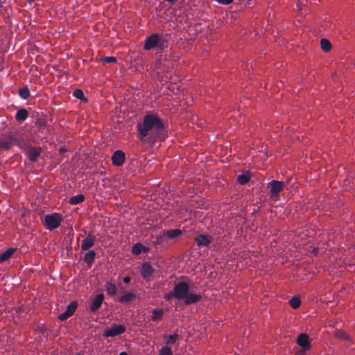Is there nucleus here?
Returning <instances> with one entry per match:
<instances>
[{
	"mask_svg": "<svg viewBox=\"0 0 355 355\" xmlns=\"http://www.w3.org/2000/svg\"><path fill=\"white\" fill-rule=\"evenodd\" d=\"M164 46V40L162 36L157 33H153L148 36L144 42V49L150 50L153 49H163Z\"/></svg>",
	"mask_w": 355,
	"mask_h": 355,
	"instance_id": "3",
	"label": "nucleus"
},
{
	"mask_svg": "<svg viewBox=\"0 0 355 355\" xmlns=\"http://www.w3.org/2000/svg\"><path fill=\"white\" fill-rule=\"evenodd\" d=\"M15 249L8 248L0 255V263L7 261L13 254Z\"/></svg>",
	"mask_w": 355,
	"mask_h": 355,
	"instance_id": "19",
	"label": "nucleus"
},
{
	"mask_svg": "<svg viewBox=\"0 0 355 355\" xmlns=\"http://www.w3.org/2000/svg\"><path fill=\"white\" fill-rule=\"evenodd\" d=\"M250 175L248 172L243 173V174L239 175L237 177L238 182L241 184H244L247 183L248 181H250Z\"/></svg>",
	"mask_w": 355,
	"mask_h": 355,
	"instance_id": "23",
	"label": "nucleus"
},
{
	"mask_svg": "<svg viewBox=\"0 0 355 355\" xmlns=\"http://www.w3.org/2000/svg\"><path fill=\"white\" fill-rule=\"evenodd\" d=\"M73 96H75L76 98H78V99H80V100H83L85 98V95H84V93L80 89H76L73 91Z\"/></svg>",
	"mask_w": 355,
	"mask_h": 355,
	"instance_id": "32",
	"label": "nucleus"
},
{
	"mask_svg": "<svg viewBox=\"0 0 355 355\" xmlns=\"http://www.w3.org/2000/svg\"><path fill=\"white\" fill-rule=\"evenodd\" d=\"M178 338L179 336L176 333L165 336L164 337V341L166 345V346L174 344L178 340Z\"/></svg>",
	"mask_w": 355,
	"mask_h": 355,
	"instance_id": "17",
	"label": "nucleus"
},
{
	"mask_svg": "<svg viewBox=\"0 0 355 355\" xmlns=\"http://www.w3.org/2000/svg\"><path fill=\"white\" fill-rule=\"evenodd\" d=\"M103 300H104L103 294H98L96 296H95V297L93 298L91 302V304H90L91 311L94 312L97 309H98L101 307Z\"/></svg>",
	"mask_w": 355,
	"mask_h": 355,
	"instance_id": "12",
	"label": "nucleus"
},
{
	"mask_svg": "<svg viewBox=\"0 0 355 355\" xmlns=\"http://www.w3.org/2000/svg\"><path fill=\"white\" fill-rule=\"evenodd\" d=\"M30 3H32L35 0H27Z\"/></svg>",
	"mask_w": 355,
	"mask_h": 355,
	"instance_id": "40",
	"label": "nucleus"
},
{
	"mask_svg": "<svg viewBox=\"0 0 355 355\" xmlns=\"http://www.w3.org/2000/svg\"><path fill=\"white\" fill-rule=\"evenodd\" d=\"M164 311L160 309H155L153 311L152 320L153 321L159 320L162 319Z\"/></svg>",
	"mask_w": 355,
	"mask_h": 355,
	"instance_id": "24",
	"label": "nucleus"
},
{
	"mask_svg": "<svg viewBox=\"0 0 355 355\" xmlns=\"http://www.w3.org/2000/svg\"><path fill=\"white\" fill-rule=\"evenodd\" d=\"M71 315L65 311L64 313H60L58 316L59 320L63 321L69 318Z\"/></svg>",
	"mask_w": 355,
	"mask_h": 355,
	"instance_id": "34",
	"label": "nucleus"
},
{
	"mask_svg": "<svg viewBox=\"0 0 355 355\" xmlns=\"http://www.w3.org/2000/svg\"><path fill=\"white\" fill-rule=\"evenodd\" d=\"M130 282V278L129 277H125L123 278V282L125 284H128Z\"/></svg>",
	"mask_w": 355,
	"mask_h": 355,
	"instance_id": "36",
	"label": "nucleus"
},
{
	"mask_svg": "<svg viewBox=\"0 0 355 355\" xmlns=\"http://www.w3.org/2000/svg\"><path fill=\"white\" fill-rule=\"evenodd\" d=\"M138 138L144 143L152 144L164 139V126L155 114H147L143 121L137 125Z\"/></svg>",
	"mask_w": 355,
	"mask_h": 355,
	"instance_id": "1",
	"label": "nucleus"
},
{
	"mask_svg": "<svg viewBox=\"0 0 355 355\" xmlns=\"http://www.w3.org/2000/svg\"><path fill=\"white\" fill-rule=\"evenodd\" d=\"M148 250V248L140 243H135L132 248V253L135 255H138L141 252H146Z\"/></svg>",
	"mask_w": 355,
	"mask_h": 355,
	"instance_id": "15",
	"label": "nucleus"
},
{
	"mask_svg": "<svg viewBox=\"0 0 355 355\" xmlns=\"http://www.w3.org/2000/svg\"><path fill=\"white\" fill-rule=\"evenodd\" d=\"M95 256H96L95 252L94 250H89L85 255V257H84L85 262L87 263V264H91L93 262V261L95 258Z\"/></svg>",
	"mask_w": 355,
	"mask_h": 355,
	"instance_id": "22",
	"label": "nucleus"
},
{
	"mask_svg": "<svg viewBox=\"0 0 355 355\" xmlns=\"http://www.w3.org/2000/svg\"><path fill=\"white\" fill-rule=\"evenodd\" d=\"M297 7L299 8V9L302 11V14H303V11H302V8L301 7V4H297Z\"/></svg>",
	"mask_w": 355,
	"mask_h": 355,
	"instance_id": "37",
	"label": "nucleus"
},
{
	"mask_svg": "<svg viewBox=\"0 0 355 355\" xmlns=\"http://www.w3.org/2000/svg\"><path fill=\"white\" fill-rule=\"evenodd\" d=\"M85 200V196L83 194H78L74 196H72L69 200V202L71 205H78L80 202H82Z\"/></svg>",
	"mask_w": 355,
	"mask_h": 355,
	"instance_id": "21",
	"label": "nucleus"
},
{
	"mask_svg": "<svg viewBox=\"0 0 355 355\" xmlns=\"http://www.w3.org/2000/svg\"><path fill=\"white\" fill-rule=\"evenodd\" d=\"M135 298V295L133 293H126L122 296L120 297L119 301L120 302H128L131 300H134Z\"/></svg>",
	"mask_w": 355,
	"mask_h": 355,
	"instance_id": "28",
	"label": "nucleus"
},
{
	"mask_svg": "<svg viewBox=\"0 0 355 355\" xmlns=\"http://www.w3.org/2000/svg\"><path fill=\"white\" fill-rule=\"evenodd\" d=\"M297 343L302 348V352H305L307 350L310 349V341L309 338L306 334H301L298 336L297 340Z\"/></svg>",
	"mask_w": 355,
	"mask_h": 355,
	"instance_id": "9",
	"label": "nucleus"
},
{
	"mask_svg": "<svg viewBox=\"0 0 355 355\" xmlns=\"http://www.w3.org/2000/svg\"><path fill=\"white\" fill-rule=\"evenodd\" d=\"M301 300L299 297L293 296L289 301L291 306L293 309H297L300 306Z\"/></svg>",
	"mask_w": 355,
	"mask_h": 355,
	"instance_id": "26",
	"label": "nucleus"
},
{
	"mask_svg": "<svg viewBox=\"0 0 355 355\" xmlns=\"http://www.w3.org/2000/svg\"><path fill=\"white\" fill-rule=\"evenodd\" d=\"M62 220V216L58 213L45 216L44 225L46 230H53L58 227Z\"/></svg>",
	"mask_w": 355,
	"mask_h": 355,
	"instance_id": "4",
	"label": "nucleus"
},
{
	"mask_svg": "<svg viewBox=\"0 0 355 355\" xmlns=\"http://www.w3.org/2000/svg\"><path fill=\"white\" fill-rule=\"evenodd\" d=\"M105 291L107 295H114L116 293L115 285L111 282H107L105 285Z\"/></svg>",
	"mask_w": 355,
	"mask_h": 355,
	"instance_id": "25",
	"label": "nucleus"
},
{
	"mask_svg": "<svg viewBox=\"0 0 355 355\" xmlns=\"http://www.w3.org/2000/svg\"><path fill=\"white\" fill-rule=\"evenodd\" d=\"M18 94L23 99H26L30 96V92L27 87L19 89Z\"/></svg>",
	"mask_w": 355,
	"mask_h": 355,
	"instance_id": "30",
	"label": "nucleus"
},
{
	"mask_svg": "<svg viewBox=\"0 0 355 355\" xmlns=\"http://www.w3.org/2000/svg\"><path fill=\"white\" fill-rule=\"evenodd\" d=\"M126 328L124 325L114 324L105 330L104 336L114 337L123 334Z\"/></svg>",
	"mask_w": 355,
	"mask_h": 355,
	"instance_id": "6",
	"label": "nucleus"
},
{
	"mask_svg": "<svg viewBox=\"0 0 355 355\" xmlns=\"http://www.w3.org/2000/svg\"><path fill=\"white\" fill-rule=\"evenodd\" d=\"M41 153L40 148L31 147L27 150L28 157L30 161L35 162Z\"/></svg>",
	"mask_w": 355,
	"mask_h": 355,
	"instance_id": "14",
	"label": "nucleus"
},
{
	"mask_svg": "<svg viewBox=\"0 0 355 355\" xmlns=\"http://www.w3.org/2000/svg\"><path fill=\"white\" fill-rule=\"evenodd\" d=\"M159 355H173L171 348L168 346H163L159 349Z\"/></svg>",
	"mask_w": 355,
	"mask_h": 355,
	"instance_id": "31",
	"label": "nucleus"
},
{
	"mask_svg": "<svg viewBox=\"0 0 355 355\" xmlns=\"http://www.w3.org/2000/svg\"><path fill=\"white\" fill-rule=\"evenodd\" d=\"M218 3L223 5H228L232 2V0H216Z\"/></svg>",
	"mask_w": 355,
	"mask_h": 355,
	"instance_id": "35",
	"label": "nucleus"
},
{
	"mask_svg": "<svg viewBox=\"0 0 355 355\" xmlns=\"http://www.w3.org/2000/svg\"><path fill=\"white\" fill-rule=\"evenodd\" d=\"M3 6V0H0V8Z\"/></svg>",
	"mask_w": 355,
	"mask_h": 355,
	"instance_id": "39",
	"label": "nucleus"
},
{
	"mask_svg": "<svg viewBox=\"0 0 355 355\" xmlns=\"http://www.w3.org/2000/svg\"><path fill=\"white\" fill-rule=\"evenodd\" d=\"M112 161L114 166H120L123 165L125 161V153L122 150H116L112 155Z\"/></svg>",
	"mask_w": 355,
	"mask_h": 355,
	"instance_id": "11",
	"label": "nucleus"
},
{
	"mask_svg": "<svg viewBox=\"0 0 355 355\" xmlns=\"http://www.w3.org/2000/svg\"><path fill=\"white\" fill-rule=\"evenodd\" d=\"M203 292L193 282H180L175 284L173 291L165 295L164 299L171 300L175 297L178 300H184L185 304L196 303L203 297Z\"/></svg>",
	"mask_w": 355,
	"mask_h": 355,
	"instance_id": "2",
	"label": "nucleus"
},
{
	"mask_svg": "<svg viewBox=\"0 0 355 355\" xmlns=\"http://www.w3.org/2000/svg\"><path fill=\"white\" fill-rule=\"evenodd\" d=\"M15 144L17 145L20 148L28 150L31 148V145L28 141L23 138H18L16 137Z\"/></svg>",
	"mask_w": 355,
	"mask_h": 355,
	"instance_id": "16",
	"label": "nucleus"
},
{
	"mask_svg": "<svg viewBox=\"0 0 355 355\" xmlns=\"http://www.w3.org/2000/svg\"><path fill=\"white\" fill-rule=\"evenodd\" d=\"M16 136L12 134H5L0 137V150H8L15 145Z\"/></svg>",
	"mask_w": 355,
	"mask_h": 355,
	"instance_id": "5",
	"label": "nucleus"
},
{
	"mask_svg": "<svg viewBox=\"0 0 355 355\" xmlns=\"http://www.w3.org/2000/svg\"><path fill=\"white\" fill-rule=\"evenodd\" d=\"M182 234V231L178 229H174L167 231L165 235L170 239H173Z\"/></svg>",
	"mask_w": 355,
	"mask_h": 355,
	"instance_id": "20",
	"label": "nucleus"
},
{
	"mask_svg": "<svg viewBox=\"0 0 355 355\" xmlns=\"http://www.w3.org/2000/svg\"><path fill=\"white\" fill-rule=\"evenodd\" d=\"M28 116V114L27 110L26 109L22 108L17 112L15 119L17 121H25L27 119Z\"/></svg>",
	"mask_w": 355,
	"mask_h": 355,
	"instance_id": "18",
	"label": "nucleus"
},
{
	"mask_svg": "<svg viewBox=\"0 0 355 355\" xmlns=\"http://www.w3.org/2000/svg\"><path fill=\"white\" fill-rule=\"evenodd\" d=\"M270 195L272 199H277L279 193L284 188V182L282 181L272 180L269 183Z\"/></svg>",
	"mask_w": 355,
	"mask_h": 355,
	"instance_id": "7",
	"label": "nucleus"
},
{
	"mask_svg": "<svg viewBox=\"0 0 355 355\" xmlns=\"http://www.w3.org/2000/svg\"><path fill=\"white\" fill-rule=\"evenodd\" d=\"M154 268L148 262L141 264L139 272L142 278L146 281H149L153 274L154 273Z\"/></svg>",
	"mask_w": 355,
	"mask_h": 355,
	"instance_id": "8",
	"label": "nucleus"
},
{
	"mask_svg": "<svg viewBox=\"0 0 355 355\" xmlns=\"http://www.w3.org/2000/svg\"><path fill=\"white\" fill-rule=\"evenodd\" d=\"M320 46L322 49L327 52L331 49V44L330 42L327 39H322L320 40Z\"/></svg>",
	"mask_w": 355,
	"mask_h": 355,
	"instance_id": "27",
	"label": "nucleus"
},
{
	"mask_svg": "<svg viewBox=\"0 0 355 355\" xmlns=\"http://www.w3.org/2000/svg\"><path fill=\"white\" fill-rule=\"evenodd\" d=\"M95 236L92 234H88L87 236L83 241L81 244V249L83 250H87L94 245Z\"/></svg>",
	"mask_w": 355,
	"mask_h": 355,
	"instance_id": "13",
	"label": "nucleus"
},
{
	"mask_svg": "<svg viewBox=\"0 0 355 355\" xmlns=\"http://www.w3.org/2000/svg\"><path fill=\"white\" fill-rule=\"evenodd\" d=\"M103 61L106 63H114L116 59L114 57L107 56L103 58Z\"/></svg>",
	"mask_w": 355,
	"mask_h": 355,
	"instance_id": "33",
	"label": "nucleus"
},
{
	"mask_svg": "<svg viewBox=\"0 0 355 355\" xmlns=\"http://www.w3.org/2000/svg\"><path fill=\"white\" fill-rule=\"evenodd\" d=\"M119 355H128V354L125 352H122L119 354Z\"/></svg>",
	"mask_w": 355,
	"mask_h": 355,
	"instance_id": "38",
	"label": "nucleus"
},
{
	"mask_svg": "<svg viewBox=\"0 0 355 355\" xmlns=\"http://www.w3.org/2000/svg\"><path fill=\"white\" fill-rule=\"evenodd\" d=\"M212 238L209 236L199 234L195 238L196 245L201 247H207L211 243Z\"/></svg>",
	"mask_w": 355,
	"mask_h": 355,
	"instance_id": "10",
	"label": "nucleus"
},
{
	"mask_svg": "<svg viewBox=\"0 0 355 355\" xmlns=\"http://www.w3.org/2000/svg\"><path fill=\"white\" fill-rule=\"evenodd\" d=\"M77 308V303L76 302H71L67 307L66 311L71 316Z\"/></svg>",
	"mask_w": 355,
	"mask_h": 355,
	"instance_id": "29",
	"label": "nucleus"
}]
</instances>
